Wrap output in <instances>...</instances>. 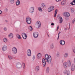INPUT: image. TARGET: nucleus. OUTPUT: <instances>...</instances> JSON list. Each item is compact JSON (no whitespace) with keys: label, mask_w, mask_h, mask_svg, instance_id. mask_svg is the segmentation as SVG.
Listing matches in <instances>:
<instances>
[{"label":"nucleus","mask_w":75,"mask_h":75,"mask_svg":"<svg viewBox=\"0 0 75 75\" xmlns=\"http://www.w3.org/2000/svg\"><path fill=\"white\" fill-rule=\"evenodd\" d=\"M30 13H33L34 11V8L33 7H30L29 10Z\"/></svg>","instance_id":"4468645a"},{"label":"nucleus","mask_w":75,"mask_h":75,"mask_svg":"<svg viewBox=\"0 0 75 75\" xmlns=\"http://www.w3.org/2000/svg\"><path fill=\"white\" fill-rule=\"evenodd\" d=\"M8 58L9 59H10V60L12 59H13V57H11V56L10 55L8 56Z\"/></svg>","instance_id":"c9c22d12"},{"label":"nucleus","mask_w":75,"mask_h":75,"mask_svg":"<svg viewBox=\"0 0 75 75\" xmlns=\"http://www.w3.org/2000/svg\"><path fill=\"white\" fill-rule=\"evenodd\" d=\"M7 46L6 45H5L3 46L2 50L3 51H5L7 50Z\"/></svg>","instance_id":"f3484780"},{"label":"nucleus","mask_w":75,"mask_h":75,"mask_svg":"<svg viewBox=\"0 0 75 75\" xmlns=\"http://www.w3.org/2000/svg\"><path fill=\"white\" fill-rule=\"evenodd\" d=\"M65 20L66 21H68L69 20V18H65Z\"/></svg>","instance_id":"c03bdc74"},{"label":"nucleus","mask_w":75,"mask_h":75,"mask_svg":"<svg viewBox=\"0 0 75 75\" xmlns=\"http://www.w3.org/2000/svg\"><path fill=\"white\" fill-rule=\"evenodd\" d=\"M69 28H66L65 29V31H67V30H68Z\"/></svg>","instance_id":"09e8293b"},{"label":"nucleus","mask_w":75,"mask_h":75,"mask_svg":"<svg viewBox=\"0 0 75 75\" xmlns=\"http://www.w3.org/2000/svg\"><path fill=\"white\" fill-rule=\"evenodd\" d=\"M2 13V11L0 10V14H1Z\"/></svg>","instance_id":"3c124183"},{"label":"nucleus","mask_w":75,"mask_h":75,"mask_svg":"<svg viewBox=\"0 0 75 75\" xmlns=\"http://www.w3.org/2000/svg\"><path fill=\"white\" fill-rule=\"evenodd\" d=\"M58 18L59 19V23L61 24L62 23L63 21L62 20V18L61 16H60V15H59L57 16Z\"/></svg>","instance_id":"1a4fd4ad"},{"label":"nucleus","mask_w":75,"mask_h":75,"mask_svg":"<svg viewBox=\"0 0 75 75\" xmlns=\"http://www.w3.org/2000/svg\"><path fill=\"white\" fill-rule=\"evenodd\" d=\"M56 56H57V57H59V52H57L56 54Z\"/></svg>","instance_id":"e433bc0d"},{"label":"nucleus","mask_w":75,"mask_h":75,"mask_svg":"<svg viewBox=\"0 0 75 75\" xmlns=\"http://www.w3.org/2000/svg\"><path fill=\"white\" fill-rule=\"evenodd\" d=\"M57 29H59V25L57 26Z\"/></svg>","instance_id":"603ef678"},{"label":"nucleus","mask_w":75,"mask_h":75,"mask_svg":"<svg viewBox=\"0 0 75 75\" xmlns=\"http://www.w3.org/2000/svg\"><path fill=\"white\" fill-rule=\"evenodd\" d=\"M70 4H71V5H72V6H74V5H75L74 4H73V2H72L70 3Z\"/></svg>","instance_id":"37998d69"},{"label":"nucleus","mask_w":75,"mask_h":75,"mask_svg":"<svg viewBox=\"0 0 75 75\" xmlns=\"http://www.w3.org/2000/svg\"><path fill=\"white\" fill-rule=\"evenodd\" d=\"M4 31H6L7 30V28L4 27Z\"/></svg>","instance_id":"a19ab883"},{"label":"nucleus","mask_w":75,"mask_h":75,"mask_svg":"<svg viewBox=\"0 0 75 75\" xmlns=\"http://www.w3.org/2000/svg\"><path fill=\"white\" fill-rule=\"evenodd\" d=\"M5 12H7V11H8V9H7V8H6L5 9Z\"/></svg>","instance_id":"ea45409f"},{"label":"nucleus","mask_w":75,"mask_h":75,"mask_svg":"<svg viewBox=\"0 0 75 75\" xmlns=\"http://www.w3.org/2000/svg\"><path fill=\"white\" fill-rule=\"evenodd\" d=\"M66 14H67V12H64L62 14L63 16H64V17H66Z\"/></svg>","instance_id":"2f4dec72"},{"label":"nucleus","mask_w":75,"mask_h":75,"mask_svg":"<svg viewBox=\"0 0 75 75\" xmlns=\"http://www.w3.org/2000/svg\"><path fill=\"white\" fill-rule=\"evenodd\" d=\"M48 36H49V35H48Z\"/></svg>","instance_id":"4d7b16f0"},{"label":"nucleus","mask_w":75,"mask_h":75,"mask_svg":"<svg viewBox=\"0 0 75 75\" xmlns=\"http://www.w3.org/2000/svg\"><path fill=\"white\" fill-rule=\"evenodd\" d=\"M51 25H54V23H52L51 24Z\"/></svg>","instance_id":"8fccbe9b"},{"label":"nucleus","mask_w":75,"mask_h":75,"mask_svg":"<svg viewBox=\"0 0 75 75\" xmlns=\"http://www.w3.org/2000/svg\"><path fill=\"white\" fill-rule=\"evenodd\" d=\"M57 12H58V9H56L55 10V12L54 14V17H56V15H57Z\"/></svg>","instance_id":"393cba45"},{"label":"nucleus","mask_w":75,"mask_h":75,"mask_svg":"<svg viewBox=\"0 0 75 75\" xmlns=\"http://www.w3.org/2000/svg\"><path fill=\"white\" fill-rule=\"evenodd\" d=\"M54 10V7L53 6H51L48 9V12H51L52 11V10Z\"/></svg>","instance_id":"0eeeda50"},{"label":"nucleus","mask_w":75,"mask_h":75,"mask_svg":"<svg viewBox=\"0 0 75 75\" xmlns=\"http://www.w3.org/2000/svg\"><path fill=\"white\" fill-rule=\"evenodd\" d=\"M38 10L39 11H40V12H42V8H41L40 7H39L38 8Z\"/></svg>","instance_id":"4be33fe9"},{"label":"nucleus","mask_w":75,"mask_h":75,"mask_svg":"<svg viewBox=\"0 0 75 75\" xmlns=\"http://www.w3.org/2000/svg\"><path fill=\"white\" fill-rule=\"evenodd\" d=\"M75 69V65L74 64H73L71 66V70L72 71H74Z\"/></svg>","instance_id":"9b49d317"},{"label":"nucleus","mask_w":75,"mask_h":75,"mask_svg":"<svg viewBox=\"0 0 75 75\" xmlns=\"http://www.w3.org/2000/svg\"><path fill=\"white\" fill-rule=\"evenodd\" d=\"M29 30L30 31H32L33 30V28L31 26H29Z\"/></svg>","instance_id":"f704fd0d"},{"label":"nucleus","mask_w":75,"mask_h":75,"mask_svg":"<svg viewBox=\"0 0 75 75\" xmlns=\"http://www.w3.org/2000/svg\"><path fill=\"white\" fill-rule=\"evenodd\" d=\"M71 65V61L69 60H68L67 62H65L63 63V67L65 69L67 68L68 66L69 67H70Z\"/></svg>","instance_id":"f03ea898"},{"label":"nucleus","mask_w":75,"mask_h":75,"mask_svg":"<svg viewBox=\"0 0 75 75\" xmlns=\"http://www.w3.org/2000/svg\"><path fill=\"white\" fill-rule=\"evenodd\" d=\"M33 36L34 38H37L38 37V33L36 32H34Z\"/></svg>","instance_id":"9d476101"},{"label":"nucleus","mask_w":75,"mask_h":75,"mask_svg":"<svg viewBox=\"0 0 75 75\" xmlns=\"http://www.w3.org/2000/svg\"><path fill=\"white\" fill-rule=\"evenodd\" d=\"M69 16H70V14L69 13L67 12L66 17H69Z\"/></svg>","instance_id":"c756f323"},{"label":"nucleus","mask_w":75,"mask_h":75,"mask_svg":"<svg viewBox=\"0 0 75 75\" xmlns=\"http://www.w3.org/2000/svg\"><path fill=\"white\" fill-rule=\"evenodd\" d=\"M16 67L18 69H20L22 68V65L21 64L20 62H17L16 63Z\"/></svg>","instance_id":"39448f33"},{"label":"nucleus","mask_w":75,"mask_h":75,"mask_svg":"<svg viewBox=\"0 0 75 75\" xmlns=\"http://www.w3.org/2000/svg\"><path fill=\"white\" fill-rule=\"evenodd\" d=\"M50 47L51 49H53L54 48V44L53 43L51 44Z\"/></svg>","instance_id":"cd10ccee"},{"label":"nucleus","mask_w":75,"mask_h":75,"mask_svg":"<svg viewBox=\"0 0 75 75\" xmlns=\"http://www.w3.org/2000/svg\"><path fill=\"white\" fill-rule=\"evenodd\" d=\"M73 52L75 53V47L73 49Z\"/></svg>","instance_id":"a18cd8bd"},{"label":"nucleus","mask_w":75,"mask_h":75,"mask_svg":"<svg viewBox=\"0 0 75 75\" xmlns=\"http://www.w3.org/2000/svg\"><path fill=\"white\" fill-rule=\"evenodd\" d=\"M74 23H75V21H72V24H74Z\"/></svg>","instance_id":"49530a36"},{"label":"nucleus","mask_w":75,"mask_h":75,"mask_svg":"<svg viewBox=\"0 0 75 75\" xmlns=\"http://www.w3.org/2000/svg\"><path fill=\"white\" fill-rule=\"evenodd\" d=\"M58 29H57V31H58Z\"/></svg>","instance_id":"6e6d98bb"},{"label":"nucleus","mask_w":75,"mask_h":75,"mask_svg":"<svg viewBox=\"0 0 75 75\" xmlns=\"http://www.w3.org/2000/svg\"><path fill=\"white\" fill-rule=\"evenodd\" d=\"M60 33H61V32H59L58 33V36L57 38V40H58V39H59V34H60Z\"/></svg>","instance_id":"58836bf2"},{"label":"nucleus","mask_w":75,"mask_h":75,"mask_svg":"<svg viewBox=\"0 0 75 75\" xmlns=\"http://www.w3.org/2000/svg\"><path fill=\"white\" fill-rule=\"evenodd\" d=\"M16 37L18 39H20L21 38V36H20V35L18 34H17L16 35Z\"/></svg>","instance_id":"a878e982"},{"label":"nucleus","mask_w":75,"mask_h":75,"mask_svg":"<svg viewBox=\"0 0 75 75\" xmlns=\"http://www.w3.org/2000/svg\"><path fill=\"white\" fill-rule=\"evenodd\" d=\"M20 4V2L19 0L17 1L16 2V4L17 6H18Z\"/></svg>","instance_id":"bb28decb"},{"label":"nucleus","mask_w":75,"mask_h":75,"mask_svg":"<svg viewBox=\"0 0 75 75\" xmlns=\"http://www.w3.org/2000/svg\"><path fill=\"white\" fill-rule=\"evenodd\" d=\"M40 69V67H39L38 66H37L35 68V71L37 72H38V71H39V70Z\"/></svg>","instance_id":"412c9836"},{"label":"nucleus","mask_w":75,"mask_h":75,"mask_svg":"<svg viewBox=\"0 0 75 75\" xmlns=\"http://www.w3.org/2000/svg\"><path fill=\"white\" fill-rule=\"evenodd\" d=\"M23 68L24 69L25 68V64L24 63H23Z\"/></svg>","instance_id":"4c0bfd02"},{"label":"nucleus","mask_w":75,"mask_h":75,"mask_svg":"<svg viewBox=\"0 0 75 75\" xmlns=\"http://www.w3.org/2000/svg\"><path fill=\"white\" fill-rule=\"evenodd\" d=\"M13 33H10L8 35L9 38H13Z\"/></svg>","instance_id":"6ab92c4d"},{"label":"nucleus","mask_w":75,"mask_h":75,"mask_svg":"<svg viewBox=\"0 0 75 75\" xmlns=\"http://www.w3.org/2000/svg\"><path fill=\"white\" fill-rule=\"evenodd\" d=\"M42 63L44 67H45V65H46V61H45V59L43 58L42 59Z\"/></svg>","instance_id":"ddd939ff"},{"label":"nucleus","mask_w":75,"mask_h":75,"mask_svg":"<svg viewBox=\"0 0 75 75\" xmlns=\"http://www.w3.org/2000/svg\"><path fill=\"white\" fill-rule=\"evenodd\" d=\"M63 73H64V74H67V75H70V72H69V71H67L66 70H65L64 71Z\"/></svg>","instance_id":"2eb2a0df"},{"label":"nucleus","mask_w":75,"mask_h":75,"mask_svg":"<svg viewBox=\"0 0 75 75\" xmlns=\"http://www.w3.org/2000/svg\"><path fill=\"white\" fill-rule=\"evenodd\" d=\"M50 71V69L49 68V67H48L46 69V72L47 74H48L49 73V71Z\"/></svg>","instance_id":"7c9ffc66"},{"label":"nucleus","mask_w":75,"mask_h":75,"mask_svg":"<svg viewBox=\"0 0 75 75\" xmlns=\"http://www.w3.org/2000/svg\"><path fill=\"white\" fill-rule=\"evenodd\" d=\"M61 0H55V1L57 2H59V1H61Z\"/></svg>","instance_id":"79ce46f5"},{"label":"nucleus","mask_w":75,"mask_h":75,"mask_svg":"<svg viewBox=\"0 0 75 75\" xmlns=\"http://www.w3.org/2000/svg\"><path fill=\"white\" fill-rule=\"evenodd\" d=\"M65 3H66V1L65 0L61 2L62 5H64Z\"/></svg>","instance_id":"5701e85b"},{"label":"nucleus","mask_w":75,"mask_h":75,"mask_svg":"<svg viewBox=\"0 0 75 75\" xmlns=\"http://www.w3.org/2000/svg\"><path fill=\"white\" fill-rule=\"evenodd\" d=\"M42 54L41 53H38L37 55V58L38 59H40L41 58Z\"/></svg>","instance_id":"a211bd4d"},{"label":"nucleus","mask_w":75,"mask_h":75,"mask_svg":"<svg viewBox=\"0 0 75 75\" xmlns=\"http://www.w3.org/2000/svg\"><path fill=\"white\" fill-rule=\"evenodd\" d=\"M26 54L28 57H30L31 55V51L30 49H28L26 52Z\"/></svg>","instance_id":"423d86ee"},{"label":"nucleus","mask_w":75,"mask_h":75,"mask_svg":"<svg viewBox=\"0 0 75 75\" xmlns=\"http://www.w3.org/2000/svg\"><path fill=\"white\" fill-rule=\"evenodd\" d=\"M33 59H35V57H33Z\"/></svg>","instance_id":"5fc2aeb1"},{"label":"nucleus","mask_w":75,"mask_h":75,"mask_svg":"<svg viewBox=\"0 0 75 75\" xmlns=\"http://www.w3.org/2000/svg\"><path fill=\"white\" fill-rule=\"evenodd\" d=\"M12 52L14 54H16V53L17 52V48L14 47H13L12 48Z\"/></svg>","instance_id":"6e6552de"},{"label":"nucleus","mask_w":75,"mask_h":75,"mask_svg":"<svg viewBox=\"0 0 75 75\" xmlns=\"http://www.w3.org/2000/svg\"><path fill=\"white\" fill-rule=\"evenodd\" d=\"M64 58H68V53H66L64 54Z\"/></svg>","instance_id":"aec40b11"},{"label":"nucleus","mask_w":75,"mask_h":75,"mask_svg":"<svg viewBox=\"0 0 75 75\" xmlns=\"http://www.w3.org/2000/svg\"><path fill=\"white\" fill-rule=\"evenodd\" d=\"M3 41L4 42H7V39L6 38H5L3 40Z\"/></svg>","instance_id":"473e14b6"},{"label":"nucleus","mask_w":75,"mask_h":75,"mask_svg":"<svg viewBox=\"0 0 75 75\" xmlns=\"http://www.w3.org/2000/svg\"><path fill=\"white\" fill-rule=\"evenodd\" d=\"M26 21L27 24H30L31 23V18L29 17H27L26 18Z\"/></svg>","instance_id":"7ed1b4c3"},{"label":"nucleus","mask_w":75,"mask_h":75,"mask_svg":"<svg viewBox=\"0 0 75 75\" xmlns=\"http://www.w3.org/2000/svg\"><path fill=\"white\" fill-rule=\"evenodd\" d=\"M75 11V10L74 8H71V13H74Z\"/></svg>","instance_id":"72a5a7b5"},{"label":"nucleus","mask_w":75,"mask_h":75,"mask_svg":"<svg viewBox=\"0 0 75 75\" xmlns=\"http://www.w3.org/2000/svg\"><path fill=\"white\" fill-rule=\"evenodd\" d=\"M41 6H42V7L44 8V7H45V4L44 3H42L41 4Z\"/></svg>","instance_id":"c85d7f7f"},{"label":"nucleus","mask_w":75,"mask_h":75,"mask_svg":"<svg viewBox=\"0 0 75 75\" xmlns=\"http://www.w3.org/2000/svg\"><path fill=\"white\" fill-rule=\"evenodd\" d=\"M22 36L23 39H26L27 38V34L25 33H23L22 34Z\"/></svg>","instance_id":"f8f14e48"},{"label":"nucleus","mask_w":75,"mask_h":75,"mask_svg":"<svg viewBox=\"0 0 75 75\" xmlns=\"http://www.w3.org/2000/svg\"><path fill=\"white\" fill-rule=\"evenodd\" d=\"M60 44L61 45H64L65 44V42L63 40H61L60 41Z\"/></svg>","instance_id":"dca6fc26"},{"label":"nucleus","mask_w":75,"mask_h":75,"mask_svg":"<svg viewBox=\"0 0 75 75\" xmlns=\"http://www.w3.org/2000/svg\"><path fill=\"white\" fill-rule=\"evenodd\" d=\"M45 59L47 62L50 64L51 63V60L52 59L51 58V56L50 55H49L48 54H45Z\"/></svg>","instance_id":"f257e3e1"},{"label":"nucleus","mask_w":75,"mask_h":75,"mask_svg":"<svg viewBox=\"0 0 75 75\" xmlns=\"http://www.w3.org/2000/svg\"><path fill=\"white\" fill-rule=\"evenodd\" d=\"M36 27L37 28H40L41 27V22L39 21H37L36 23Z\"/></svg>","instance_id":"20e7f679"},{"label":"nucleus","mask_w":75,"mask_h":75,"mask_svg":"<svg viewBox=\"0 0 75 75\" xmlns=\"http://www.w3.org/2000/svg\"><path fill=\"white\" fill-rule=\"evenodd\" d=\"M73 21H75V18H74V19L73 20Z\"/></svg>","instance_id":"864d4df0"},{"label":"nucleus","mask_w":75,"mask_h":75,"mask_svg":"<svg viewBox=\"0 0 75 75\" xmlns=\"http://www.w3.org/2000/svg\"><path fill=\"white\" fill-rule=\"evenodd\" d=\"M9 3L10 4H13L14 3V0H10Z\"/></svg>","instance_id":"b1692460"},{"label":"nucleus","mask_w":75,"mask_h":75,"mask_svg":"<svg viewBox=\"0 0 75 75\" xmlns=\"http://www.w3.org/2000/svg\"><path fill=\"white\" fill-rule=\"evenodd\" d=\"M72 2H73V3H74V5H75V0H74Z\"/></svg>","instance_id":"de8ad7c7"}]
</instances>
